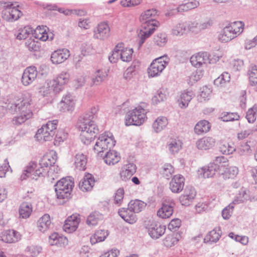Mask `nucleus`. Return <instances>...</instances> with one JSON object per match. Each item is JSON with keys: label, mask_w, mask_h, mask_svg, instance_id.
Segmentation results:
<instances>
[{"label": "nucleus", "mask_w": 257, "mask_h": 257, "mask_svg": "<svg viewBox=\"0 0 257 257\" xmlns=\"http://www.w3.org/2000/svg\"><path fill=\"white\" fill-rule=\"evenodd\" d=\"M57 159L55 151H51L45 155L40 160L38 165L34 162H31L27 166L21 176V180H26L28 177L37 180L39 177H44L47 173V168L54 165Z\"/></svg>", "instance_id": "nucleus-1"}, {"label": "nucleus", "mask_w": 257, "mask_h": 257, "mask_svg": "<svg viewBox=\"0 0 257 257\" xmlns=\"http://www.w3.org/2000/svg\"><path fill=\"white\" fill-rule=\"evenodd\" d=\"M97 111V107L91 108L79 120L78 128L81 131L80 139L85 145L89 144L98 133V128L93 120Z\"/></svg>", "instance_id": "nucleus-2"}, {"label": "nucleus", "mask_w": 257, "mask_h": 257, "mask_svg": "<svg viewBox=\"0 0 257 257\" xmlns=\"http://www.w3.org/2000/svg\"><path fill=\"white\" fill-rule=\"evenodd\" d=\"M5 107L11 113L17 114L12 120L15 124H21L33 115L32 99L30 97H24L10 102Z\"/></svg>", "instance_id": "nucleus-3"}, {"label": "nucleus", "mask_w": 257, "mask_h": 257, "mask_svg": "<svg viewBox=\"0 0 257 257\" xmlns=\"http://www.w3.org/2000/svg\"><path fill=\"white\" fill-rule=\"evenodd\" d=\"M244 26L241 21L231 23L223 29L218 35V39L223 43L231 41L243 32Z\"/></svg>", "instance_id": "nucleus-4"}, {"label": "nucleus", "mask_w": 257, "mask_h": 257, "mask_svg": "<svg viewBox=\"0 0 257 257\" xmlns=\"http://www.w3.org/2000/svg\"><path fill=\"white\" fill-rule=\"evenodd\" d=\"M147 119L146 111L141 106L130 110L125 115V124L127 126L133 125L139 126Z\"/></svg>", "instance_id": "nucleus-5"}, {"label": "nucleus", "mask_w": 257, "mask_h": 257, "mask_svg": "<svg viewBox=\"0 0 257 257\" xmlns=\"http://www.w3.org/2000/svg\"><path fill=\"white\" fill-rule=\"evenodd\" d=\"M58 123L57 120L49 121L39 128L35 135L36 139L39 141H49L52 140Z\"/></svg>", "instance_id": "nucleus-6"}, {"label": "nucleus", "mask_w": 257, "mask_h": 257, "mask_svg": "<svg viewBox=\"0 0 257 257\" xmlns=\"http://www.w3.org/2000/svg\"><path fill=\"white\" fill-rule=\"evenodd\" d=\"M115 141L111 133L105 132L101 135L95 143L93 150L97 154L104 150L111 149L115 145Z\"/></svg>", "instance_id": "nucleus-7"}, {"label": "nucleus", "mask_w": 257, "mask_h": 257, "mask_svg": "<svg viewBox=\"0 0 257 257\" xmlns=\"http://www.w3.org/2000/svg\"><path fill=\"white\" fill-rule=\"evenodd\" d=\"M144 226L149 235L153 239H158L165 233L166 227L153 219L146 220Z\"/></svg>", "instance_id": "nucleus-8"}, {"label": "nucleus", "mask_w": 257, "mask_h": 257, "mask_svg": "<svg viewBox=\"0 0 257 257\" xmlns=\"http://www.w3.org/2000/svg\"><path fill=\"white\" fill-rule=\"evenodd\" d=\"M218 60V57L213 59L207 52H199L193 55L190 58L191 64L195 67L200 68L207 64L215 63Z\"/></svg>", "instance_id": "nucleus-9"}, {"label": "nucleus", "mask_w": 257, "mask_h": 257, "mask_svg": "<svg viewBox=\"0 0 257 257\" xmlns=\"http://www.w3.org/2000/svg\"><path fill=\"white\" fill-rule=\"evenodd\" d=\"M5 9L2 12V18L8 22H13L18 20L22 15V13L17 7L13 6L11 2L5 3Z\"/></svg>", "instance_id": "nucleus-10"}, {"label": "nucleus", "mask_w": 257, "mask_h": 257, "mask_svg": "<svg viewBox=\"0 0 257 257\" xmlns=\"http://www.w3.org/2000/svg\"><path fill=\"white\" fill-rule=\"evenodd\" d=\"M168 63V62L164 59V56L155 59L148 69L149 76L154 77L159 76Z\"/></svg>", "instance_id": "nucleus-11"}, {"label": "nucleus", "mask_w": 257, "mask_h": 257, "mask_svg": "<svg viewBox=\"0 0 257 257\" xmlns=\"http://www.w3.org/2000/svg\"><path fill=\"white\" fill-rule=\"evenodd\" d=\"M38 71L35 66H30L26 68L23 73L21 81L26 86L31 84L36 79Z\"/></svg>", "instance_id": "nucleus-12"}, {"label": "nucleus", "mask_w": 257, "mask_h": 257, "mask_svg": "<svg viewBox=\"0 0 257 257\" xmlns=\"http://www.w3.org/2000/svg\"><path fill=\"white\" fill-rule=\"evenodd\" d=\"M157 14L156 10H148L143 13L140 17V21L142 23V25L147 26H156L158 27L159 23L153 19Z\"/></svg>", "instance_id": "nucleus-13"}, {"label": "nucleus", "mask_w": 257, "mask_h": 257, "mask_svg": "<svg viewBox=\"0 0 257 257\" xmlns=\"http://www.w3.org/2000/svg\"><path fill=\"white\" fill-rule=\"evenodd\" d=\"M93 33L95 39L104 40L109 37L110 28L106 23H101L94 29Z\"/></svg>", "instance_id": "nucleus-14"}, {"label": "nucleus", "mask_w": 257, "mask_h": 257, "mask_svg": "<svg viewBox=\"0 0 257 257\" xmlns=\"http://www.w3.org/2000/svg\"><path fill=\"white\" fill-rule=\"evenodd\" d=\"M70 55V51L67 49H58L52 53L51 60L53 64H61L66 61Z\"/></svg>", "instance_id": "nucleus-15"}, {"label": "nucleus", "mask_w": 257, "mask_h": 257, "mask_svg": "<svg viewBox=\"0 0 257 257\" xmlns=\"http://www.w3.org/2000/svg\"><path fill=\"white\" fill-rule=\"evenodd\" d=\"M80 221L79 214H73L68 217L63 225V229L68 233L75 231L78 228Z\"/></svg>", "instance_id": "nucleus-16"}, {"label": "nucleus", "mask_w": 257, "mask_h": 257, "mask_svg": "<svg viewBox=\"0 0 257 257\" xmlns=\"http://www.w3.org/2000/svg\"><path fill=\"white\" fill-rule=\"evenodd\" d=\"M212 21L210 19L198 22H191L189 24V30L193 33H198L201 31L209 28L212 25Z\"/></svg>", "instance_id": "nucleus-17"}, {"label": "nucleus", "mask_w": 257, "mask_h": 257, "mask_svg": "<svg viewBox=\"0 0 257 257\" xmlns=\"http://www.w3.org/2000/svg\"><path fill=\"white\" fill-rule=\"evenodd\" d=\"M60 109L63 112H72L75 108V101L74 96L70 93L64 96L60 103Z\"/></svg>", "instance_id": "nucleus-18"}, {"label": "nucleus", "mask_w": 257, "mask_h": 257, "mask_svg": "<svg viewBox=\"0 0 257 257\" xmlns=\"http://www.w3.org/2000/svg\"><path fill=\"white\" fill-rule=\"evenodd\" d=\"M185 179L181 175H175L170 182V189L173 193L181 192L184 187Z\"/></svg>", "instance_id": "nucleus-19"}, {"label": "nucleus", "mask_w": 257, "mask_h": 257, "mask_svg": "<svg viewBox=\"0 0 257 257\" xmlns=\"http://www.w3.org/2000/svg\"><path fill=\"white\" fill-rule=\"evenodd\" d=\"M21 239L20 234L14 230H7L0 234V240L6 243H14Z\"/></svg>", "instance_id": "nucleus-20"}, {"label": "nucleus", "mask_w": 257, "mask_h": 257, "mask_svg": "<svg viewBox=\"0 0 257 257\" xmlns=\"http://www.w3.org/2000/svg\"><path fill=\"white\" fill-rule=\"evenodd\" d=\"M219 166L215 163H210L207 166H205L198 171V176L204 178L213 177L219 170Z\"/></svg>", "instance_id": "nucleus-21"}, {"label": "nucleus", "mask_w": 257, "mask_h": 257, "mask_svg": "<svg viewBox=\"0 0 257 257\" xmlns=\"http://www.w3.org/2000/svg\"><path fill=\"white\" fill-rule=\"evenodd\" d=\"M196 194L195 189L193 187H186L184 193L179 198L180 203L182 205H189L196 196Z\"/></svg>", "instance_id": "nucleus-22"}, {"label": "nucleus", "mask_w": 257, "mask_h": 257, "mask_svg": "<svg viewBox=\"0 0 257 257\" xmlns=\"http://www.w3.org/2000/svg\"><path fill=\"white\" fill-rule=\"evenodd\" d=\"M119 215L126 222L130 224H134L137 221V215L133 210L130 209V207L122 208L118 211Z\"/></svg>", "instance_id": "nucleus-23"}, {"label": "nucleus", "mask_w": 257, "mask_h": 257, "mask_svg": "<svg viewBox=\"0 0 257 257\" xmlns=\"http://www.w3.org/2000/svg\"><path fill=\"white\" fill-rule=\"evenodd\" d=\"M156 26H147L142 25V29L141 30L139 34L140 40L139 41V47H140L145 42V40L148 38L155 30Z\"/></svg>", "instance_id": "nucleus-24"}, {"label": "nucleus", "mask_w": 257, "mask_h": 257, "mask_svg": "<svg viewBox=\"0 0 257 257\" xmlns=\"http://www.w3.org/2000/svg\"><path fill=\"white\" fill-rule=\"evenodd\" d=\"M137 167L134 163L125 165L120 172V178L122 181H126L136 173Z\"/></svg>", "instance_id": "nucleus-25"}, {"label": "nucleus", "mask_w": 257, "mask_h": 257, "mask_svg": "<svg viewBox=\"0 0 257 257\" xmlns=\"http://www.w3.org/2000/svg\"><path fill=\"white\" fill-rule=\"evenodd\" d=\"M95 183L94 177L90 174H87L80 181L79 187L83 192L90 191Z\"/></svg>", "instance_id": "nucleus-26"}, {"label": "nucleus", "mask_w": 257, "mask_h": 257, "mask_svg": "<svg viewBox=\"0 0 257 257\" xmlns=\"http://www.w3.org/2000/svg\"><path fill=\"white\" fill-rule=\"evenodd\" d=\"M175 205L174 202H171L169 204L166 201L163 202L162 206L157 211V215L162 218L170 217L173 212V207Z\"/></svg>", "instance_id": "nucleus-27"}, {"label": "nucleus", "mask_w": 257, "mask_h": 257, "mask_svg": "<svg viewBox=\"0 0 257 257\" xmlns=\"http://www.w3.org/2000/svg\"><path fill=\"white\" fill-rule=\"evenodd\" d=\"M49 243L51 245L64 247L68 244V239L66 237L54 232L49 236Z\"/></svg>", "instance_id": "nucleus-28"}, {"label": "nucleus", "mask_w": 257, "mask_h": 257, "mask_svg": "<svg viewBox=\"0 0 257 257\" xmlns=\"http://www.w3.org/2000/svg\"><path fill=\"white\" fill-rule=\"evenodd\" d=\"M215 140L212 137H205L196 142L197 148L200 150H206L214 147Z\"/></svg>", "instance_id": "nucleus-29"}, {"label": "nucleus", "mask_w": 257, "mask_h": 257, "mask_svg": "<svg viewBox=\"0 0 257 257\" xmlns=\"http://www.w3.org/2000/svg\"><path fill=\"white\" fill-rule=\"evenodd\" d=\"M183 143L178 138H171L167 143L169 152L171 154L178 153L182 148Z\"/></svg>", "instance_id": "nucleus-30"}, {"label": "nucleus", "mask_w": 257, "mask_h": 257, "mask_svg": "<svg viewBox=\"0 0 257 257\" xmlns=\"http://www.w3.org/2000/svg\"><path fill=\"white\" fill-rule=\"evenodd\" d=\"M120 159L118 153L114 150H109L103 157L104 162L109 165H113L117 163Z\"/></svg>", "instance_id": "nucleus-31"}, {"label": "nucleus", "mask_w": 257, "mask_h": 257, "mask_svg": "<svg viewBox=\"0 0 257 257\" xmlns=\"http://www.w3.org/2000/svg\"><path fill=\"white\" fill-rule=\"evenodd\" d=\"M55 186L57 189L72 191L74 186V182L71 177H67L57 181Z\"/></svg>", "instance_id": "nucleus-32"}, {"label": "nucleus", "mask_w": 257, "mask_h": 257, "mask_svg": "<svg viewBox=\"0 0 257 257\" xmlns=\"http://www.w3.org/2000/svg\"><path fill=\"white\" fill-rule=\"evenodd\" d=\"M221 234V230L220 228H215L207 233L204 238V241L205 243L210 244L216 242L219 239Z\"/></svg>", "instance_id": "nucleus-33"}, {"label": "nucleus", "mask_w": 257, "mask_h": 257, "mask_svg": "<svg viewBox=\"0 0 257 257\" xmlns=\"http://www.w3.org/2000/svg\"><path fill=\"white\" fill-rule=\"evenodd\" d=\"M108 234L109 233L107 230L100 229L96 231L90 238L91 243L94 244L97 242L104 241L108 235Z\"/></svg>", "instance_id": "nucleus-34"}, {"label": "nucleus", "mask_w": 257, "mask_h": 257, "mask_svg": "<svg viewBox=\"0 0 257 257\" xmlns=\"http://www.w3.org/2000/svg\"><path fill=\"white\" fill-rule=\"evenodd\" d=\"M51 223L50 215L48 214H45L38 221L37 226L39 230L45 232L49 228Z\"/></svg>", "instance_id": "nucleus-35"}, {"label": "nucleus", "mask_w": 257, "mask_h": 257, "mask_svg": "<svg viewBox=\"0 0 257 257\" xmlns=\"http://www.w3.org/2000/svg\"><path fill=\"white\" fill-rule=\"evenodd\" d=\"M108 71V70L106 69H99L96 71L92 79L93 84H100L107 78Z\"/></svg>", "instance_id": "nucleus-36"}, {"label": "nucleus", "mask_w": 257, "mask_h": 257, "mask_svg": "<svg viewBox=\"0 0 257 257\" xmlns=\"http://www.w3.org/2000/svg\"><path fill=\"white\" fill-rule=\"evenodd\" d=\"M103 219V215L98 211H93L87 217L86 224L89 226L96 225L98 222Z\"/></svg>", "instance_id": "nucleus-37"}, {"label": "nucleus", "mask_w": 257, "mask_h": 257, "mask_svg": "<svg viewBox=\"0 0 257 257\" xmlns=\"http://www.w3.org/2000/svg\"><path fill=\"white\" fill-rule=\"evenodd\" d=\"M194 95V93L192 91L182 92L180 95V99L178 100L180 107L182 108H186Z\"/></svg>", "instance_id": "nucleus-38"}, {"label": "nucleus", "mask_w": 257, "mask_h": 257, "mask_svg": "<svg viewBox=\"0 0 257 257\" xmlns=\"http://www.w3.org/2000/svg\"><path fill=\"white\" fill-rule=\"evenodd\" d=\"M128 206L130 207V209L133 210L136 214L145 209L146 203L141 200L136 199L131 200L128 204Z\"/></svg>", "instance_id": "nucleus-39"}, {"label": "nucleus", "mask_w": 257, "mask_h": 257, "mask_svg": "<svg viewBox=\"0 0 257 257\" xmlns=\"http://www.w3.org/2000/svg\"><path fill=\"white\" fill-rule=\"evenodd\" d=\"M168 123V119L166 117H158L153 123V130L156 133H159L167 126Z\"/></svg>", "instance_id": "nucleus-40"}, {"label": "nucleus", "mask_w": 257, "mask_h": 257, "mask_svg": "<svg viewBox=\"0 0 257 257\" xmlns=\"http://www.w3.org/2000/svg\"><path fill=\"white\" fill-rule=\"evenodd\" d=\"M199 6V2L196 0H194L180 5L176 10H173V11H176L177 13H183L197 8Z\"/></svg>", "instance_id": "nucleus-41"}, {"label": "nucleus", "mask_w": 257, "mask_h": 257, "mask_svg": "<svg viewBox=\"0 0 257 257\" xmlns=\"http://www.w3.org/2000/svg\"><path fill=\"white\" fill-rule=\"evenodd\" d=\"M210 126V124L207 120H202L195 125L194 132L197 135L206 133L209 132Z\"/></svg>", "instance_id": "nucleus-42"}, {"label": "nucleus", "mask_w": 257, "mask_h": 257, "mask_svg": "<svg viewBox=\"0 0 257 257\" xmlns=\"http://www.w3.org/2000/svg\"><path fill=\"white\" fill-rule=\"evenodd\" d=\"M32 212V206L28 202H23L19 208L20 217L23 218H28Z\"/></svg>", "instance_id": "nucleus-43"}, {"label": "nucleus", "mask_w": 257, "mask_h": 257, "mask_svg": "<svg viewBox=\"0 0 257 257\" xmlns=\"http://www.w3.org/2000/svg\"><path fill=\"white\" fill-rule=\"evenodd\" d=\"M249 199V191L244 188H242L235 197L232 203L233 204L241 203Z\"/></svg>", "instance_id": "nucleus-44"}, {"label": "nucleus", "mask_w": 257, "mask_h": 257, "mask_svg": "<svg viewBox=\"0 0 257 257\" xmlns=\"http://www.w3.org/2000/svg\"><path fill=\"white\" fill-rule=\"evenodd\" d=\"M75 165L76 168L79 170L84 171L86 168L87 164V158L85 155L83 154H77L75 156Z\"/></svg>", "instance_id": "nucleus-45"}, {"label": "nucleus", "mask_w": 257, "mask_h": 257, "mask_svg": "<svg viewBox=\"0 0 257 257\" xmlns=\"http://www.w3.org/2000/svg\"><path fill=\"white\" fill-rule=\"evenodd\" d=\"M48 28L46 26H38L35 30V37L36 39L43 41H46L49 38L47 30Z\"/></svg>", "instance_id": "nucleus-46"}, {"label": "nucleus", "mask_w": 257, "mask_h": 257, "mask_svg": "<svg viewBox=\"0 0 257 257\" xmlns=\"http://www.w3.org/2000/svg\"><path fill=\"white\" fill-rule=\"evenodd\" d=\"M189 30V24L181 23L176 25L172 29V34L177 36L183 35L187 30Z\"/></svg>", "instance_id": "nucleus-47"}, {"label": "nucleus", "mask_w": 257, "mask_h": 257, "mask_svg": "<svg viewBox=\"0 0 257 257\" xmlns=\"http://www.w3.org/2000/svg\"><path fill=\"white\" fill-rule=\"evenodd\" d=\"M238 173V169L235 166H227L222 173L225 179H233Z\"/></svg>", "instance_id": "nucleus-48"}, {"label": "nucleus", "mask_w": 257, "mask_h": 257, "mask_svg": "<svg viewBox=\"0 0 257 257\" xmlns=\"http://www.w3.org/2000/svg\"><path fill=\"white\" fill-rule=\"evenodd\" d=\"M124 44H123V46ZM120 59L123 62H130L132 59L133 50L132 48H120Z\"/></svg>", "instance_id": "nucleus-49"}, {"label": "nucleus", "mask_w": 257, "mask_h": 257, "mask_svg": "<svg viewBox=\"0 0 257 257\" xmlns=\"http://www.w3.org/2000/svg\"><path fill=\"white\" fill-rule=\"evenodd\" d=\"M123 48V43H118L112 51L111 56H109L108 59L111 63H116L119 59H120V48Z\"/></svg>", "instance_id": "nucleus-50"}, {"label": "nucleus", "mask_w": 257, "mask_h": 257, "mask_svg": "<svg viewBox=\"0 0 257 257\" xmlns=\"http://www.w3.org/2000/svg\"><path fill=\"white\" fill-rule=\"evenodd\" d=\"M230 79V74L226 72H224L214 80V84L217 86H222L226 82H229Z\"/></svg>", "instance_id": "nucleus-51"}, {"label": "nucleus", "mask_w": 257, "mask_h": 257, "mask_svg": "<svg viewBox=\"0 0 257 257\" xmlns=\"http://www.w3.org/2000/svg\"><path fill=\"white\" fill-rule=\"evenodd\" d=\"M166 99V95L163 89H159L156 91L152 97V103L157 104L159 103L164 101Z\"/></svg>", "instance_id": "nucleus-52"}, {"label": "nucleus", "mask_w": 257, "mask_h": 257, "mask_svg": "<svg viewBox=\"0 0 257 257\" xmlns=\"http://www.w3.org/2000/svg\"><path fill=\"white\" fill-rule=\"evenodd\" d=\"M249 80L251 85L257 84V66L252 65L248 71Z\"/></svg>", "instance_id": "nucleus-53"}, {"label": "nucleus", "mask_w": 257, "mask_h": 257, "mask_svg": "<svg viewBox=\"0 0 257 257\" xmlns=\"http://www.w3.org/2000/svg\"><path fill=\"white\" fill-rule=\"evenodd\" d=\"M48 86H49L50 89L53 91L54 94L60 93L64 88V87L59 84L55 79L50 80L48 82Z\"/></svg>", "instance_id": "nucleus-54"}, {"label": "nucleus", "mask_w": 257, "mask_h": 257, "mask_svg": "<svg viewBox=\"0 0 257 257\" xmlns=\"http://www.w3.org/2000/svg\"><path fill=\"white\" fill-rule=\"evenodd\" d=\"M155 44L159 46H164L167 42V37L165 33H160L155 35L154 38Z\"/></svg>", "instance_id": "nucleus-55"}, {"label": "nucleus", "mask_w": 257, "mask_h": 257, "mask_svg": "<svg viewBox=\"0 0 257 257\" xmlns=\"http://www.w3.org/2000/svg\"><path fill=\"white\" fill-rule=\"evenodd\" d=\"M68 137V134L63 130H59L55 136L54 145L59 146L61 142H64Z\"/></svg>", "instance_id": "nucleus-56"}, {"label": "nucleus", "mask_w": 257, "mask_h": 257, "mask_svg": "<svg viewBox=\"0 0 257 257\" xmlns=\"http://www.w3.org/2000/svg\"><path fill=\"white\" fill-rule=\"evenodd\" d=\"M69 78L70 75L69 73L67 72L62 71L54 79L64 87V85L69 82Z\"/></svg>", "instance_id": "nucleus-57"}, {"label": "nucleus", "mask_w": 257, "mask_h": 257, "mask_svg": "<svg viewBox=\"0 0 257 257\" xmlns=\"http://www.w3.org/2000/svg\"><path fill=\"white\" fill-rule=\"evenodd\" d=\"M55 192L58 199L68 200L71 197L72 191L55 188Z\"/></svg>", "instance_id": "nucleus-58"}, {"label": "nucleus", "mask_w": 257, "mask_h": 257, "mask_svg": "<svg viewBox=\"0 0 257 257\" xmlns=\"http://www.w3.org/2000/svg\"><path fill=\"white\" fill-rule=\"evenodd\" d=\"M220 151L225 155H230L232 154L235 151L233 144H230L228 143H225L220 147Z\"/></svg>", "instance_id": "nucleus-59"}, {"label": "nucleus", "mask_w": 257, "mask_h": 257, "mask_svg": "<svg viewBox=\"0 0 257 257\" xmlns=\"http://www.w3.org/2000/svg\"><path fill=\"white\" fill-rule=\"evenodd\" d=\"M257 106H253L252 107L249 108L246 112V118L248 122H253L256 117Z\"/></svg>", "instance_id": "nucleus-60"}, {"label": "nucleus", "mask_w": 257, "mask_h": 257, "mask_svg": "<svg viewBox=\"0 0 257 257\" xmlns=\"http://www.w3.org/2000/svg\"><path fill=\"white\" fill-rule=\"evenodd\" d=\"M223 121L237 120L239 119V115L237 113L225 112L221 117Z\"/></svg>", "instance_id": "nucleus-61"}, {"label": "nucleus", "mask_w": 257, "mask_h": 257, "mask_svg": "<svg viewBox=\"0 0 257 257\" xmlns=\"http://www.w3.org/2000/svg\"><path fill=\"white\" fill-rule=\"evenodd\" d=\"M9 170L11 172H12V170L10 168L8 159H6L2 164H0V177H5L6 176V173L8 172Z\"/></svg>", "instance_id": "nucleus-62"}, {"label": "nucleus", "mask_w": 257, "mask_h": 257, "mask_svg": "<svg viewBox=\"0 0 257 257\" xmlns=\"http://www.w3.org/2000/svg\"><path fill=\"white\" fill-rule=\"evenodd\" d=\"M228 236L236 241L240 242L243 245H246L248 242V238L246 236H239L235 234L233 232L229 233Z\"/></svg>", "instance_id": "nucleus-63"}, {"label": "nucleus", "mask_w": 257, "mask_h": 257, "mask_svg": "<svg viewBox=\"0 0 257 257\" xmlns=\"http://www.w3.org/2000/svg\"><path fill=\"white\" fill-rule=\"evenodd\" d=\"M42 247L38 245H31L28 246L26 251L29 252L33 257L37 256L41 251Z\"/></svg>", "instance_id": "nucleus-64"}]
</instances>
